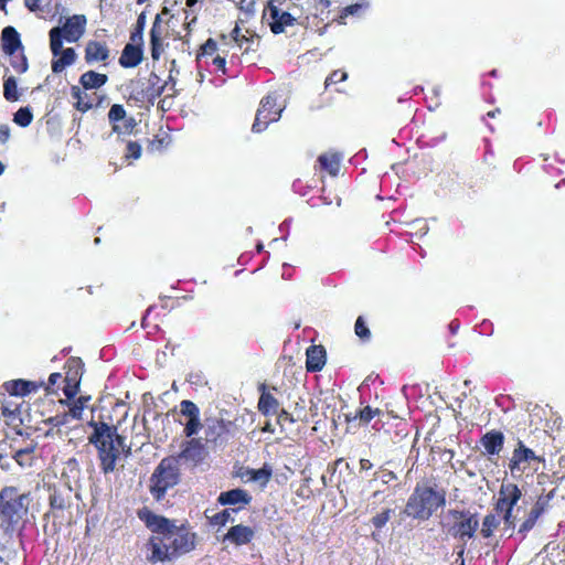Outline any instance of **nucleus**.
<instances>
[{
  "label": "nucleus",
  "mask_w": 565,
  "mask_h": 565,
  "mask_svg": "<svg viewBox=\"0 0 565 565\" xmlns=\"http://www.w3.org/2000/svg\"><path fill=\"white\" fill-rule=\"evenodd\" d=\"M65 383H81L83 374V363L79 358H71L65 362Z\"/></svg>",
  "instance_id": "nucleus-30"
},
{
  "label": "nucleus",
  "mask_w": 565,
  "mask_h": 565,
  "mask_svg": "<svg viewBox=\"0 0 565 565\" xmlns=\"http://www.w3.org/2000/svg\"><path fill=\"white\" fill-rule=\"evenodd\" d=\"M354 332L362 341H369L371 339V331L362 316H359L355 321Z\"/></svg>",
  "instance_id": "nucleus-47"
},
{
  "label": "nucleus",
  "mask_w": 565,
  "mask_h": 565,
  "mask_svg": "<svg viewBox=\"0 0 565 565\" xmlns=\"http://www.w3.org/2000/svg\"><path fill=\"white\" fill-rule=\"evenodd\" d=\"M169 36V31L162 23L161 14H157L150 30V54L153 61L160 60L164 52L163 40Z\"/></svg>",
  "instance_id": "nucleus-12"
},
{
  "label": "nucleus",
  "mask_w": 565,
  "mask_h": 565,
  "mask_svg": "<svg viewBox=\"0 0 565 565\" xmlns=\"http://www.w3.org/2000/svg\"><path fill=\"white\" fill-rule=\"evenodd\" d=\"M70 413H64L61 415H55L49 419L50 424H52L55 427H60L62 425H65L67 423V419L70 417Z\"/></svg>",
  "instance_id": "nucleus-56"
},
{
  "label": "nucleus",
  "mask_w": 565,
  "mask_h": 565,
  "mask_svg": "<svg viewBox=\"0 0 565 565\" xmlns=\"http://www.w3.org/2000/svg\"><path fill=\"white\" fill-rule=\"evenodd\" d=\"M547 455L551 452L545 451L544 447H527L523 440L518 439L511 459H544Z\"/></svg>",
  "instance_id": "nucleus-24"
},
{
  "label": "nucleus",
  "mask_w": 565,
  "mask_h": 565,
  "mask_svg": "<svg viewBox=\"0 0 565 565\" xmlns=\"http://www.w3.org/2000/svg\"><path fill=\"white\" fill-rule=\"evenodd\" d=\"M521 495V490L515 483H502L495 503V511H513Z\"/></svg>",
  "instance_id": "nucleus-13"
},
{
  "label": "nucleus",
  "mask_w": 565,
  "mask_h": 565,
  "mask_svg": "<svg viewBox=\"0 0 565 565\" xmlns=\"http://www.w3.org/2000/svg\"><path fill=\"white\" fill-rule=\"evenodd\" d=\"M552 436L546 430H537L536 433H533L532 437H529L526 446L533 447L535 445H540L541 447H544L548 445L552 441Z\"/></svg>",
  "instance_id": "nucleus-40"
},
{
  "label": "nucleus",
  "mask_w": 565,
  "mask_h": 565,
  "mask_svg": "<svg viewBox=\"0 0 565 565\" xmlns=\"http://www.w3.org/2000/svg\"><path fill=\"white\" fill-rule=\"evenodd\" d=\"M203 437L186 440L179 459H203L210 452L223 450L237 434L234 422L217 416H205Z\"/></svg>",
  "instance_id": "nucleus-2"
},
{
  "label": "nucleus",
  "mask_w": 565,
  "mask_h": 565,
  "mask_svg": "<svg viewBox=\"0 0 565 565\" xmlns=\"http://www.w3.org/2000/svg\"><path fill=\"white\" fill-rule=\"evenodd\" d=\"M10 60V65L17 74H23L29 68L28 57L22 51H15L12 55H8Z\"/></svg>",
  "instance_id": "nucleus-34"
},
{
  "label": "nucleus",
  "mask_w": 565,
  "mask_h": 565,
  "mask_svg": "<svg viewBox=\"0 0 565 565\" xmlns=\"http://www.w3.org/2000/svg\"><path fill=\"white\" fill-rule=\"evenodd\" d=\"M89 425L94 431L88 440L98 450L99 459H119L120 456H132L137 451L132 450L134 443L127 445L126 437L118 434L116 426L104 422H90Z\"/></svg>",
  "instance_id": "nucleus-3"
},
{
  "label": "nucleus",
  "mask_w": 565,
  "mask_h": 565,
  "mask_svg": "<svg viewBox=\"0 0 565 565\" xmlns=\"http://www.w3.org/2000/svg\"><path fill=\"white\" fill-rule=\"evenodd\" d=\"M231 38L234 40V42L241 47H244V52L247 53L249 51H254L250 47V44L254 43L255 35L250 34H243L241 32L239 26L236 24L235 28L231 32Z\"/></svg>",
  "instance_id": "nucleus-35"
},
{
  "label": "nucleus",
  "mask_w": 565,
  "mask_h": 565,
  "mask_svg": "<svg viewBox=\"0 0 565 565\" xmlns=\"http://www.w3.org/2000/svg\"><path fill=\"white\" fill-rule=\"evenodd\" d=\"M143 58V49L141 43H127L119 56V65L124 68H134L138 66Z\"/></svg>",
  "instance_id": "nucleus-18"
},
{
  "label": "nucleus",
  "mask_w": 565,
  "mask_h": 565,
  "mask_svg": "<svg viewBox=\"0 0 565 565\" xmlns=\"http://www.w3.org/2000/svg\"><path fill=\"white\" fill-rule=\"evenodd\" d=\"M393 512V509H384L371 519V523L375 529L381 530L390 521Z\"/></svg>",
  "instance_id": "nucleus-43"
},
{
  "label": "nucleus",
  "mask_w": 565,
  "mask_h": 565,
  "mask_svg": "<svg viewBox=\"0 0 565 565\" xmlns=\"http://www.w3.org/2000/svg\"><path fill=\"white\" fill-rule=\"evenodd\" d=\"M127 116L122 105L114 104L108 111V119L113 126L118 125Z\"/></svg>",
  "instance_id": "nucleus-45"
},
{
  "label": "nucleus",
  "mask_w": 565,
  "mask_h": 565,
  "mask_svg": "<svg viewBox=\"0 0 565 565\" xmlns=\"http://www.w3.org/2000/svg\"><path fill=\"white\" fill-rule=\"evenodd\" d=\"M217 51V43L214 39L209 38L201 46L196 55V60H201L204 56H213Z\"/></svg>",
  "instance_id": "nucleus-46"
},
{
  "label": "nucleus",
  "mask_w": 565,
  "mask_h": 565,
  "mask_svg": "<svg viewBox=\"0 0 565 565\" xmlns=\"http://www.w3.org/2000/svg\"><path fill=\"white\" fill-rule=\"evenodd\" d=\"M281 111L282 108L277 104V96L267 94L260 99L252 130L257 134L264 131L269 124L280 118Z\"/></svg>",
  "instance_id": "nucleus-9"
},
{
  "label": "nucleus",
  "mask_w": 565,
  "mask_h": 565,
  "mask_svg": "<svg viewBox=\"0 0 565 565\" xmlns=\"http://www.w3.org/2000/svg\"><path fill=\"white\" fill-rule=\"evenodd\" d=\"M273 470L270 467L265 465L260 469H254L253 473V481L259 482L260 484L265 486L271 478Z\"/></svg>",
  "instance_id": "nucleus-48"
},
{
  "label": "nucleus",
  "mask_w": 565,
  "mask_h": 565,
  "mask_svg": "<svg viewBox=\"0 0 565 565\" xmlns=\"http://www.w3.org/2000/svg\"><path fill=\"white\" fill-rule=\"evenodd\" d=\"M317 163V170L337 177L341 167V156L337 152L322 153L318 157Z\"/></svg>",
  "instance_id": "nucleus-27"
},
{
  "label": "nucleus",
  "mask_w": 565,
  "mask_h": 565,
  "mask_svg": "<svg viewBox=\"0 0 565 565\" xmlns=\"http://www.w3.org/2000/svg\"><path fill=\"white\" fill-rule=\"evenodd\" d=\"M78 387L79 384L77 383H65L63 387V393L68 399H71L77 394Z\"/></svg>",
  "instance_id": "nucleus-55"
},
{
  "label": "nucleus",
  "mask_w": 565,
  "mask_h": 565,
  "mask_svg": "<svg viewBox=\"0 0 565 565\" xmlns=\"http://www.w3.org/2000/svg\"><path fill=\"white\" fill-rule=\"evenodd\" d=\"M62 380V374L58 372L52 373L49 376L47 383H44L43 388L45 390L46 394H55L56 390L54 386Z\"/></svg>",
  "instance_id": "nucleus-52"
},
{
  "label": "nucleus",
  "mask_w": 565,
  "mask_h": 565,
  "mask_svg": "<svg viewBox=\"0 0 565 565\" xmlns=\"http://www.w3.org/2000/svg\"><path fill=\"white\" fill-rule=\"evenodd\" d=\"M277 416V422L279 425L284 426L285 423H295V422H305L307 419L306 405H302L300 409H294L292 412H287L285 409H279Z\"/></svg>",
  "instance_id": "nucleus-32"
},
{
  "label": "nucleus",
  "mask_w": 565,
  "mask_h": 565,
  "mask_svg": "<svg viewBox=\"0 0 565 565\" xmlns=\"http://www.w3.org/2000/svg\"><path fill=\"white\" fill-rule=\"evenodd\" d=\"M137 515L152 532L147 543L150 563L170 562L195 550L198 534L188 522L177 525L175 520L156 514L147 507L139 509Z\"/></svg>",
  "instance_id": "nucleus-1"
},
{
  "label": "nucleus",
  "mask_w": 565,
  "mask_h": 565,
  "mask_svg": "<svg viewBox=\"0 0 565 565\" xmlns=\"http://www.w3.org/2000/svg\"><path fill=\"white\" fill-rule=\"evenodd\" d=\"M145 25H146V14H145V12H142L138 15L135 29L130 34L131 42L142 44V42H143L142 34H143Z\"/></svg>",
  "instance_id": "nucleus-41"
},
{
  "label": "nucleus",
  "mask_w": 565,
  "mask_h": 565,
  "mask_svg": "<svg viewBox=\"0 0 565 565\" xmlns=\"http://www.w3.org/2000/svg\"><path fill=\"white\" fill-rule=\"evenodd\" d=\"M258 390L260 392V396L258 399V411L264 416H275L279 411V402L278 399L269 392L267 385L265 383L259 384Z\"/></svg>",
  "instance_id": "nucleus-22"
},
{
  "label": "nucleus",
  "mask_w": 565,
  "mask_h": 565,
  "mask_svg": "<svg viewBox=\"0 0 565 565\" xmlns=\"http://www.w3.org/2000/svg\"><path fill=\"white\" fill-rule=\"evenodd\" d=\"M26 380H11L7 381L2 384V388L10 395V396H19L23 397L28 395V390H25Z\"/></svg>",
  "instance_id": "nucleus-33"
},
{
  "label": "nucleus",
  "mask_w": 565,
  "mask_h": 565,
  "mask_svg": "<svg viewBox=\"0 0 565 565\" xmlns=\"http://www.w3.org/2000/svg\"><path fill=\"white\" fill-rule=\"evenodd\" d=\"M449 514L456 520L455 524L450 529V533L455 537H459L465 541L475 536L479 526V521L476 514L465 510H449Z\"/></svg>",
  "instance_id": "nucleus-10"
},
{
  "label": "nucleus",
  "mask_w": 565,
  "mask_h": 565,
  "mask_svg": "<svg viewBox=\"0 0 565 565\" xmlns=\"http://www.w3.org/2000/svg\"><path fill=\"white\" fill-rule=\"evenodd\" d=\"M180 470L171 461H161L150 478V493L161 501L167 491L179 483Z\"/></svg>",
  "instance_id": "nucleus-8"
},
{
  "label": "nucleus",
  "mask_w": 565,
  "mask_h": 565,
  "mask_svg": "<svg viewBox=\"0 0 565 565\" xmlns=\"http://www.w3.org/2000/svg\"><path fill=\"white\" fill-rule=\"evenodd\" d=\"M52 55L51 68L54 74L62 73L67 66L74 64L77 57L73 47L63 49V42H61L58 52L52 53Z\"/></svg>",
  "instance_id": "nucleus-21"
},
{
  "label": "nucleus",
  "mask_w": 565,
  "mask_h": 565,
  "mask_svg": "<svg viewBox=\"0 0 565 565\" xmlns=\"http://www.w3.org/2000/svg\"><path fill=\"white\" fill-rule=\"evenodd\" d=\"M417 441H418V439L415 436L412 439V448H411V451L408 455V459H418V457L420 456L419 448L416 447Z\"/></svg>",
  "instance_id": "nucleus-61"
},
{
  "label": "nucleus",
  "mask_w": 565,
  "mask_h": 565,
  "mask_svg": "<svg viewBox=\"0 0 565 565\" xmlns=\"http://www.w3.org/2000/svg\"><path fill=\"white\" fill-rule=\"evenodd\" d=\"M252 500V495L246 490L241 488L223 491L217 498V502L221 505H237L235 509H238V511L249 505Z\"/></svg>",
  "instance_id": "nucleus-15"
},
{
  "label": "nucleus",
  "mask_w": 565,
  "mask_h": 565,
  "mask_svg": "<svg viewBox=\"0 0 565 565\" xmlns=\"http://www.w3.org/2000/svg\"><path fill=\"white\" fill-rule=\"evenodd\" d=\"M78 82L84 90L98 89L108 82V76L90 70L83 73Z\"/></svg>",
  "instance_id": "nucleus-28"
},
{
  "label": "nucleus",
  "mask_w": 565,
  "mask_h": 565,
  "mask_svg": "<svg viewBox=\"0 0 565 565\" xmlns=\"http://www.w3.org/2000/svg\"><path fill=\"white\" fill-rule=\"evenodd\" d=\"M500 519L495 514H487L482 522L481 535L484 539L492 536L493 531L499 526Z\"/></svg>",
  "instance_id": "nucleus-37"
},
{
  "label": "nucleus",
  "mask_w": 565,
  "mask_h": 565,
  "mask_svg": "<svg viewBox=\"0 0 565 565\" xmlns=\"http://www.w3.org/2000/svg\"><path fill=\"white\" fill-rule=\"evenodd\" d=\"M369 6L370 3L367 0H361L356 3L349 4L339 11V14L334 21L338 24H345L348 17H360L369 8Z\"/></svg>",
  "instance_id": "nucleus-29"
},
{
  "label": "nucleus",
  "mask_w": 565,
  "mask_h": 565,
  "mask_svg": "<svg viewBox=\"0 0 565 565\" xmlns=\"http://www.w3.org/2000/svg\"><path fill=\"white\" fill-rule=\"evenodd\" d=\"M116 461H102V470L104 473H109L115 470Z\"/></svg>",
  "instance_id": "nucleus-64"
},
{
  "label": "nucleus",
  "mask_w": 565,
  "mask_h": 565,
  "mask_svg": "<svg viewBox=\"0 0 565 565\" xmlns=\"http://www.w3.org/2000/svg\"><path fill=\"white\" fill-rule=\"evenodd\" d=\"M269 13L271 18L270 30L274 34H280L287 26L295 24L296 19L286 11L279 10L276 6H269Z\"/></svg>",
  "instance_id": "nucleus-23"
},
{
  "label": "nucleus",
  "mask_w": 565,
  "mask_h": 565,
  "mask_svg": "<svg viewBox=\"0 0 565 565\" xmlns=\"http://www.w3.org/2000/svg\"><path fill=\"white\" fill-rule=\"evenodd\" d=\"M499 513H503V522L507 529H514L515 519L512 515V511H500Z\"/></svg>",
  "instance_id": "nucleus-58"
},
{
  "label": "nucleus",
  "mask_w": 565,
  "mask_h": 565,
  "mask_svg": "<svg viewBox=\"0 0 565 565\" xmlns=\"http://www.w3.org/2000/svg\"><path fill=\"white\" fill-rule=\"evenodd\" d=\"M25 390H28V395L33 392H38L40 388L44 386V382L40 381H26Z\"/></svg>",
  "instance_id": "nucleus-59"
},
{
  "label": "nucleus",
  "mask_w": 565,
  "mask_h": 565,
  "mask_svg": "<svg viewBox=\"0 0 565 565\" xmlns=\"http://www.w3.org/2000/svg\"><path fill=\"white\" fill-rule=\"evenodd\" d=\"M50 504H51L52 509H60V510H62L65 507L63 499L57 497V495H55V494L50 497Z\"/></svg>",
  "instance_id": "nucleus-60"
},
{
  "label": "nucleus",
  "mask_w": 565,
  "mask_h": 565,
  "mask_svg": "<svg viewBox=\"0 0 565 565\" xmlns=\"http://www.w3.org/2000/svg\"><path fill=\"white\" fill-rule=\"evenodd\" d=\"M504 435L501 430L491 429L480 438V446L489 456H499L503 449Z\"/></svg>",
  "instance_id": "nucleus-20"
},
{
  "label": "nucleus",
  "mask_w": 565,
  "mask_h": 565,
  "mask_svg": "<svg viewBox=\"0 0 565 565\" xmlns=\"http://www.w3.org/2000/svg\"><path fill=\"white\" fill-rule=\"evenodd\" d=\"M234 512H238V509H232V508L224 509L221 512H217L216 514H214L210 519V523L212 525L224 526V525H226V523L228 521H234V519L232 518V513H234Z\"/></svg>",
  "instance_id": "nucleus-39"
},
{
  "label": "nucleus",
  "mask_w": 565,
  "mask_h": 565,
  "mask_svg": "<svg viewBox=\"0 0 565 565\" xmlns=\"http://www.w3.org/2000/svg\"><path fill=\"white\" fill-rule=\"evenodd\" d=\"M71 96L74 99V108L81 113L88 111L93 104L88 98V95L84 92V89L77 85H73L71 87Z\"/></svg>",
  "instance_id": "nucleus-31"
},
{
  "label": "nucleus",
  "mask_w": 565,
  "mask_h": 565,
  "mask_svg": "<svg viewBox=\"0 0 565 565\" xmlns=\"http://www.w3.org/2000/svg\"><path fill=\"white\" fill-rule=\"evenodd\" d=\"M380 413H381V411L379 408H372L371 406H365L363 409H361L359 412V418L362 423L369 424Z\"/></svg>",
  "instance_id": "nucleus-49"
},
{
  "label": "nucleus",
  "mask_w": 565,
  "mask_h": 565,
  "mask_svg": "<svg viewBox=\"0 0 565 565\" xmlns=\"http://www.w3.org/2000/svg\"><path fill=\"white\" fill-rule=\"evenodd\" d=\"M30 493H20L17 487H4L0 491V527L13 531L29 511Z\"/></svg>",
  "instance_id": "nucleus-4"
},
{
  "label": "nucleus",
  "mask_w": 565,
  "mask_h": 565,
  "mask_svg": "<svg viewBox=\"0 0 565 565\" xmlns=\"http://www.w3.org/2000/svg\"><path fill=\"white\" fill-rule=\"evenodd\" d=\"M141 156V146L136 141H129L126 146V159H139Z\"/></svg>",
  "instance_id": "nucleus-50"
},
{
  "label": "nucleus",
  "mask_w": 565,
  "mask_h": 565,
  "mask_svg": "<svg viewBox=\"0 0 565 565\" xmlns=\"http://www.w3.org/2000/svg\"><path fill=\"white\" fill-rule=\"evenodd\" d=\"M327 353L322 345H310L306 352V369L308 372L321 371L326 364Z\"/></svg>",
  "instance_id": "nucleus-25"
},
{
  "label": "nucleus",
  "mask_w": 565,
  "mask_h": 565,
  "mask_svg": "<svg viewBox=\"0 0 565 565\" xmlns=\"http://www.w3.org/2000/svg\"><path fill=\"white\" fill-rule=\"evenodd\" d=\"M41 0H24V6L31 11L36 12L40 10Z\"/></svg>",
  "instance_id": "nucleus-63"
},
{
  "label": "nucleus",
  "mask_w": 565,
  "mask_h": 565,
  "mask_svg": "<svg viewBox=\"0 0 565 565\" xmlns=\"http://www.w3.org/2000/svg\"><path fill=\"white\" fill-rule=\"evenodd\" d=\"M212 64L215 66V70L217 72H221L222 74H226V60L222 56H215L212 60Z\"/></svg>",
  "instance_id": "nucleus-57"
},
{
  "label": "nucleus",
  "mask_w": 565,
  "mask_h": 565,
  "mask_svg": "<svg viewBox=\"0 0 565 565\" xmlns=\"http://www.w3.org/2000/svg\"><path fill=\"white\" fill-rule=\"evenodd\" d=\"M136 127V120L134 117H125L118 125L113 126V131L118 135H129Z\"/></svg>",
  "instance_id": "nucleus-44"
},
{
  "label": "nucleus",
  "mask_w": 565,
  "mask_h": 565,
  "mask_svg": "<svg viewBox=\"0 0 565 565\" xmlns=\"http://www.w3.org/2000/svg\"><path fill=\"white\" fill-rule=\"evenodd\" d=\"M85 15L76 14L67 18L62 28H52L49 32L51 52H58L61 49V42H63V40L70 43L77 42L85 32Z\"/></svg>",
  "instance_id": "nucleus-7"
},
{
  "label": "nucleus",
  "mask_w": 565,
  "mask_h": 565,
  "mask_svg": "<svg viewBox=\"0 0 565 565\" xmlns=\"http://www.w3.org/2000/svg\"><path fill=\"white\" fill-rule=\"evenodd\" d=\"M180 415L185 418V422L180 420L184 436L190 439L195 438L194 436L204 425L199 406L190 399H183L180 403Z\"/></svg>",
  "instance_id": "nucleus-11"
},
{
  "label": "nucleus",
  "mask_w": 565,
  "mask_h": 565,
  "mask_svg": "<svg viewBox=\"0 0 565 565\" xmlns=\"http://www.w3.org/2000/svg\"><path fill=\"white\" fill-rule=\"evenodd\" d=\"M430 454L433 455V459H435L436 455L447 456V459H452L455 456L452 450L443 448L440 445L430 447Z\"/></svg>",
  "instance_id": "nucleus-53"
},
{
  "label": "nucleus",
  "mask_w": 565,
  "mask_h": 565,
  "mask_svg": "<svg viewBox=\"0 0 565 565\" xmlns=\"http://www.w3.org/2000/svg\"><path fill=\"white\" fill-rule=\"evenodd\" d=\"M167 86L169 82H162L157 73L151 72L147 78L131 79L127 88L130 100L141 105H153Z\"/></svg>",
  "instance_id": "nucleus-6"
},
{
  "label": "nucleus",
  "mask_w": 565,
  "mask_h": 565,
  "mask_svg": "<svg viewBox=\"0 0 565 565\" xmlns=\"http://www.w3.org/2000/svg\"><path fill=\"white\" fill-rule=\"evenodd\" d=\"M347 73L340 70L333 71L324 82L326 87L343 82L347 78Z\"/></svg>",
  "instance_id": "nucleus-51"
},
{
  "label": "nucleus",
  "mask_w": 565,
  "mask_h": 565,
  "mask_svg": "<svg viewBox=\"0 0 565 565\" xmlns=\"http://www.w3.org/2000/svg\"><path fill=\"white\" fill-rule=\"evenodd\" d=\"M21 405L11 401H3L0 404V418L2 417L6 425L12 426L14 429L22 424Z\"/></svg>",
  "instance_id": "nucleus-26"
},
{
  "label": "nucleus",
  "mask_w": 565,
  "mask_h": 565,
  "mask_svg": "<svg viewBox=\"0 0 565 565\" xmlns=\"http://www.w3.org/2000/svg\"><path fill=\"white\" fill-rule=\"evenodd\" d=\"M10 138V127L8 125H0V142L6 143Z\"/></svg>",
  "instance_id": "nucleus-62"
},
{
  "label": "nucleus",
  "mask_w": 565,
  "mask_h": 565,
  "mask_svg": "<svg viewBox=\"0 0 565 565\" xmlns=\"http://www.w3.org/2000/svg\"><path fill=\"white\" fill-rule=\"evenodd\" d=\"M90 396H79L71 406L70 415L72 418L81 419L84 408L87 406Z\"/></svg>",
  "instance_id": "nucleus-42"
},
{
  "label": "nucleus",
  "mask_w": 565,
  "mask_h": 565,
  "mask_svg": "<svg viewBox=\"0 0 565 565\" xmlns=\"http://www.w3.org/2000/svg\"><path fill=\"white\" fill-rule=\"evenodd\" d=\"M109 55L110 51L105 42L90 40L86 43L84 58L88 65L100 62L105 63Z\"/></svg>",
  "instance_id": "nucleus-17"
},
{
  "label": "nucleus",
  "mask_w": 565,
  "mask_h": 565,
  "mask_svg": "<svg viewBox=\"0 0 565 565\" xmlns=\"http://www.w3.org/2000/svg\"><path fill=\"white\" fill-rule=\"evenodd\" d=\"M255 537V531L253 527L244 524H236L228 529L224 535L223 541L230 542L236 546L247 545Z\"/></svg>",
  "instance_id": "nucleus-16"
},
{
  "label": "nucleus",
  "mask_w": 565,
  "mask_h": 565,
  "mask_svg": "<svg viewBox=\"0 0 565 565\" xmlns=\"http://www.w3.org/2000/svg\"><path fill=\"white\" fill-rule=\"evenodd\" d=\"M33 120V114L29 106L19 108L13 115V121L20 127H28Z\"/></svg>",
  "instance_id": "nucleus-38"
},
{
  "label": "nucleus",
  "mask_w": 565,
  "mask_h": 565,
  "mask_svg": "<svg viewBox=\"0 0 565 565\" xmlns=\"http://www.w3.org/2000/svg\"><path fill=\"white\" fill-rule=\"evenodd\" d=\"M446 503L444 492L431 487L417 484L407 500L404 513L417 520H428L440 507Z\"/></svg>",
  "instance_id": "nucleus-5"
},
{
  "label": "nucleus",
  "mask_w": 565,
  "mask_h": 565,
  "mask_svg": "<svg viewBox=\"0 0 565 565\" xmlns=\"http://www.w3.org/2000/svg\"><path fill=\"white\" fill-rule=\"evenodd\" d=\"M3 96L8 102H17L20 98L17 79L13 76L4 78Z\"/></svg>",
  "instance_id": "nucleus-36"
},
{
  "label": "nucleus",
  "mask_w": 565,
  "mask_h": 565,
  "mask_svg": "<svg viewBox=\"0 0 565 565\" xmlns=\"http://www.w3.org/2000/svg\"><path fill=\"white\" fill-rule=\"evenodd\" d=\"M254 473V469L241 467L236 470V476L241 478L244 482L253 481L252 477Z\"/></svg>",
  "instance_id": "nucleus-54"
},
{
  "label": "nucleus",
  "mask_w": 565,
  "mask_h": 565,
  "mask_svg": "<svg viewBox=\"0 0 565 565\" xmlns=\"http://www.w3.org/2000/svg\"><path fill=\"white\" fill-rule=\"evenodd\" d=\"M1 50L6 55L24 50L21 36L14 26L8 25L1 32Z\"/></svg>",
  "instance_id": "nucleus-19"
},
{
  "label": "nucleus",
  "mask_w": 565,
  "mask_h": 565,
  "mask_svg": "<svg viewBox=\"0 0 565 565\" xmlns=\"http://www.w3.org/2000/svg\"><path fill=\"white\" fill-rule=\"evenodd\" d=\"M553 492H550L546 495L539 497L535 504L531 509L527 518L522 522V524L519 527L518 532L522 535L523 539L534 527L539 518L547 510Z\"/></svg>",
  "instance_id": "nucleus-14"
}]
</instances>
